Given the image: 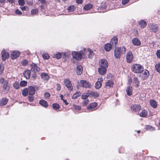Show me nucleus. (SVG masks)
Listing matches in <instances>:
<instances>
[{
  "instance_id": "1",
  "label": "nucleus",
  "mask_w": 160,
  "mask_h": 160,
  "mask_svg": "<svg viewBox=\"0 0 160 160\" xmlns=\"http://www.w3.org/2000/svg\"><path fill=\"white\" fill-rule=\"evenodd\" d=\"M126 51V49L124 47L116 48L114 49V56L116 58L119 59L122 55L125 53Z\"/></svg>"
},
{
  "instance_id": "2",
  "label": "nucleus",
  "mask_w": 160,
  "mask_h": 160,
  "mask_svg": "<svg viewBox=\"0 0 160 160\" xmlns=\"http://www.w3.org/2000/svg\"><path fill=\"white\" fill-rule=\"evenodd\" d=\"M72 57L78 61L80 60L82 58H84V52L83 49L81 51H72Z\"/></svg>"
},
{
  "instance_id": "3",
  "label": "nucleus",
  "mask_w": 160,
  "mask_h": 160,
  "mask_svg": "<svg viewBox=\"0 0 160 160\" xmlns=\"http://www.w3.org/2000/svg\"><path fill=\"white\" fill-rule=\"evenodd\" d=\"M132 70L135 73H141L143 70V68L142 66L139 64H134L132 66Z\"/></svg>"
},
{
  "instance_id": "4",
  "label": "nucleus",
  "mask_w": 160,
  "mask_h": 160,
  "mask_svg": "<svg viewBox=\"0 0 160 160\" xmlns=\"http://www.w3.org/2000/svg\"><path fill=\"white\" fill-rule=\"evenodd\" d=\"M0 83L2 84V87L3 90L6 91L7 92H8L9 89V87L8 85V81L4 80L3 78H0Z\"/></svg>"
},
{
  "instance_id": "5",
  "label": "nucleus",
  "mask_w": 160,
  "mask_h": 160,
  "mask_svg": "<svg viewBox=\"0 0 160 160\" xmlns=\"http://www.w3.org/2000/svg\"><path fill=\"white\" fill-rule=\"evenodd\" d=\"M78 85L86 88H90L91 87V84L85 80H79L78 82Z\"/></svg>"
},
{
  "instance_id": "6",
  "label": "nucleus",
  "mask_w": 160,
  "mask_h": 160,
  "mask_svg": "<svg viewBox=\"0 0 160 160\" xmlns=\"http://www.w3.org/2000/svg\"><path fill=\"white\" fill-rule=\"evenodd\" d=\"M83 51L85 54V58L86 55H88L89 58H92L94 55L93 51L90 48H84L83 49Z\"/></svg>"
},
{
  "instance_id": "7",
  "label": "nucleus",
  "mask_w": 160,
  "mask_h": 160,
  "mask_svg": "<svg viewBox=\"0 0 160 160\" xmlns=\"http://www.w3.org/2000/svg\"><path fill=\"white\" fill-rule=\"evenodd\" d=\"M64 83L66 86L68 88V89L70 90H72L73 87L71 82L68 78L65 79L64 81Z\"/></svg>"
},
{
  "instance_id": "8",
  "label": "nucleus",
  "mask_w": 160,
  "mask_h": 160,
  "mask_svg": "<svg viewBox=\"0 0 160 160\" xmlns=\"http://www.w3.org/2000/svg\"><path fill=\"white\" fill-rule=\"evenodd\" d=\"M99 65L100 67L107 68L108 64L107 61L104 59H101L99 62Z\"/></svg>"
},
{
  "instance_id": "9",
  "label": "nucleus",
  "mask_w": 160,
  "mask_h": 160,
  "mask_svg": "<svg viewBox=\"0 0 160 160\" xmlns=\"http://www.w3.org/2000/svg\"><path fill=\"white\" fill-rule=\"evenodd\" d=\"M133 58V55L131 51H129L127 53L126 59L127 62L128 63H131Z\"/></svg>"
},
{
  "instance_id": "10",
  "label": "nucleus",
  "mask_w": 160,
  "mask_h": 160,
  "mask_svg": "<svg viewBox=\"0 0 160 160\" xmlns=\"http://www.w3.org/2000/svg\"><path fill=\"white\" fill-rule=\"evenodd\" d=\"M131 109L134 112H137L139 111L141 108V106L139 104H135L131 107Z\"/></svg>"
},
{
  "instance_id": "11",
  "label": "nucleus",
  "mask_w": 160,
  "mask_h": 160,
  "mask_svg": "<svg viewBox=\"0 0 160 160\" xmlns=\"http://www.w3.org/2000/svg\"><path fill=\"white\" fill-rule=\"evenodd\" d=\"M98 104L97 103L93 102L90 104L87 108L90 111H92L96 109V108Z\"/></svg>"
},
{
  "instance_id": "12",
  "label": "nucleus",
  "mask_w": 160,
  "mask_h": 160,
  "mask_svg": "<svg viewBox=\"0 0 160 160\" xmlns=\"http://www.w3.org/2000/svg\"><path fill=\"white\" fill-rule=\"evenodd\" d=\"M31 70L34 72H39L40 70V68L35 63L31 64Z\"/></svg>"
},
{
  "instance_id": "13",
  "label": "nucleus",
  "mask_w": 160,
  "mask_h": 160,
  "mask_svg": "<svg viewBox=\"0 0 160 160\" xmlns=\"http://www.w3.org/2000/svg\"><path fill=\"white\" fill-rule=\"evenodd\" d=\"M20 54V52L18 51H13L11 54V57L12 59H15L18 57Z\"/></svg>"
},
{
  "instance_id": "14",
  "label": "nucleus",
  "mask_w": 160,
  "mask_h": 160,
  "mask_svg": "<svg viewBox=\"0 0 160 160\" xmlns=\"http://www.w3.org/2000/svg\"><path fill=\"white\" fill-rule=\"evenodd\" d=\"M2 59L3 61H5L9 57L8 53L6 52L4 49H3L2 51Z\"/></svg>"
},
{
  "instance_id": "15",
  "label": "nucleus",
  "mask_w": 160,
  "mask_h": 160,
  "mask_svg": "<svg viewBox=\"0 0 160 160\" xmlns=\"http://www.w3.org/2000/svg\"><path fill=\"white\" fill-rule=\"evenodd\" d=\"M150 29L154 32H156L158 30V26L157 24H150L149 26Z\"/></svg>"
},
{
  "instance_id": "16",
  "label": "nucleus",
  "mask_w": 160,
  "mask_h": 160,
  "mask_svg": "<svg viewBox=\"0 0 160 160\" xmlns=\"http://www.w3.org/2000/svg\"><path fill=\"white\" fill-rule=\"evenodd\" d=\"M133 44L135 46H138L141 45V42L137 38H134L132 39Z\"/></svg>"
},
{
  "instance_id": "17",
  "label": "nucleus",
  "mask_w": 160,
  "mask_h": 160,
  "mask_svg": "<svg viewBox=\"0 0 160 160\" xmlns=\"http://www.w3.org/2000/svg\"><path fill=\"white\" fill-rule=\"evenodd\" d=\"M107 68L100 67L98 69V72L101 75H104L106 73Z\"/></svg>"
},
{
  "instance_id": "18",
  "label": "nucleus",
  "mask_w": 160,
  "mask_h": 160,
  "mask_svg": "<svg viewBox=\"0 0 160 160\" xmlns=\"http://www.w3.org/2000/svg\"><path fill=\"white\" fill-rule=\"evenodd\" d=\"M28 93L29 95H33L35 93V89L34 87L30 86L28 88Z\"/></svg>"
},
{
  "instance_id": "19",
  "label": "nucleus",
  "mask_w": 160,
  "mask_h": 160,
  "mask_svg": "<svg viewBox=\"0 0 160 160\" xmlns=\"http://www.w3.org/2000/svg\"><path fill=\"white\" fill-rule=\"evenodd\" d=\"M23 74L24 77L27 79H29L31 75V71L30 70H28L25 71L23 73Z\"/></svg>"
},
{
  "instance_id": "20",
  "label": "nucleus",
  "mask_w": 160,
  "mask_h": 160,
  "mask_svg": "<svg viewBox=\"0 0 160 160\" xmlns=\"http://www.w3.org/2000/svg\"><path fill=\"white\" fill-rule=\"evenodd\" d=\"M126 92L128 96H130L131 95L132 93V87L131 86L127 87L126 89Z\"/></svg>"
},
{
  "instance_id": "21",
  "label": "nucleus",
  "mask_w": 160,
  "mask_h": 160,
  "mask_svg": "<svg viewBox=\"0 0 160 160\" xmlns=\"http://www.w3.org/2000/svg\"><path fill=\"white\" fill-rule=\"evenodd\" d=\"M133 84L136 87H138L139 86L140 82L138 80V78L136 77H134L132 81Z\"/></svg>"
},
{
  "instance_id": "22",
  "label": "nucleus",
  "mask_w": 160,
  "mask_h": 160,
  "mask_svg": "<svg viewBox=\"0 0 160 160\" xmlns=\"http://www.w3.org/2000/svg\"><path fill=\"white\" fill-rule=\"evenodd\" d=\"M82 66L78 65L77 67L76 73L78 75H81L82 71Z\"/></svg>"
},
{
  "instance_id": "23",
  "label": "nucleus",
  "mask_w": 160,
  "mask_h": 160,
  "mask_svg": "<svg viewBox=\"0 0 160 160\" xmlns=\"http://www.w3.org/2000/svg\"><path fill=\"white\" fill-rule=\"evenodd\" d=\"M150 105L154 108L157 107V102L154 100H151L150 101Z\"/></svg>"
},
{
  "instance_id": "24",
  "label": "nucleus",
  "mask_w": 160,
  "mask_h": 160,
  "mask_svg": "<svg viewBox=\"0 0 160 160\" xmlns=\"http://www.w3.org/2000/svg\"><path fill=\"white\" fill-rule=\"evenodd\" d=\"M148 113V112L147 110L143 109L139 113V115L142 117H145L147 115Z\"/></svg>"
},
{
  "instance_id": "25",
  "label": "nucleus",
  "mask_w": 160,
  "mask_h": 160,
  "mask_svg": "<svg viewBox=\"0 0 160 160\" xmlns=\"http://www.w3.org/2000/svg\"><path fill=\"white\" fill-rule=\"evenodd\" d=\"M39 104L43 106L45 108H47L48 106V104L47 102L44 100H41L39 101Z\"/></svg>"
},
{
  "instance_id": "26",
  "label": "nucleus",
  "mask_w": 160,
  "mask_h": 160,
  "mask_svg": "<svg viewBox=\"0 0 160 160\" xmlns=\"http://www.w3.org/2000/svg\"><path fill=\"white\" fill-rule=\"evenodd\" d=\"M114 84V82L111 80H108L105 84L106 87H112Z\"/></svg>"
},
{
  "instance_id": "27",
  "label": "nucleus",
  "mask_w": 160,
  "mask_h": 160,
  "mask_svg": "<svg viewBox=\"0 0 160 160\" xmlns=\"http://www.w3.org/2000/svg\"><path fill=\"white\" fill-rule=\"evenodd\" d=\"M118 41V39L117 37H114L112 38L110 42V43L116 46L117 45Z\"/></svg>"
},
{
  "instance_id": "28",
  "label": "nucleus",
  "mask_w": 160,
  "mask_h": 160,
  "mask_svg": "<svg viewBox=\"0 0 160 160\" xmlns=\"http://www.w3.org/2000/svg\"><path fill=\"white\" fill-rule=\"evenodd\" d=\"M112 44L111 43H107L105 44L104 47V49L107 51H109L111 49L112 47Z\"/></svg>"
},
{
  "instance_id": "29",
  "label": "nucleus",
  "mask_w": 160,
  "mask_h": 160,
  "mask_svg": "<svg viewBox=\"0 0 160 160\" xmlns=\"http://www.w3.org/2000/svg\"><path fill=\"white\" fill-rule=\"evenodd\" d=\"M139 24L142 28H144L146 26L147 23L144 20H141L140 21Z\"/></svg>"
},
{
  "instance_id": "30",
  "label": "nucleus",
  "mask_w": 160,
  "mask_h": 160,
  "mask_svg": "<svg viewBox=\"0 0 160 160\" xmlns=\"http://www.w3.org/2000/svg\"><path fill=\"white\" fill-rule=\"evenodd\" d=\"M8 99L6 98H3L0 101V104L1 106H4L7 104Z\"/></svg>"
},
{
  "instance_id": "31",
  "label": "nucleus",
  "mask_w": 160,
  "mask_h": 160,
  "mask_svg": "<svg viewBox=\"0 0 160 160\" xmlns=\"http://www.w3.org/2000/svg\"><path fill=\"white\" fill-rule=\"evenodd\" d=\"M41 77L42 79L46 80H48L49 78L48 75L45 73H42L41 75Z\"/></svg>"
},
{
  "instance_id": "32",
  "label": "nucleus",
  "mask_w": 160,
  "mask_h": 160,
  "mask_svg": "<svg viewBox=\"0 0 160 160\" xmlns=\"http://www.w3.org/2000/svg\"><path fill=\"white\" fill-rule=\"evenodd\" d=\"M61 53L60 52H57L56 54H54L52 57L53 58H56L58 59H60L61 58Z\"/></svg>"
},
{
  "instance_id": "33",
  "label": "nucleus",
  "mask_w": 160,
  "mask_h": 160,
  "mask_svg": "<svg viewBox=\"0 0 160 160\" xmlns=\"http://www.w3.org/2000/svg\"><path fill=\"white\" fill-rule=\"evenodd\" d=\"M90 96L94 97H98L99 96V94L97 92H91L89 93Z\"/></svg>"
},
{
  "instance_id": "34",
  "label": "nucleus",
  "mask_w": 160,
  "mask_h": 160,
  "mask_svg": "<svg viewBox=\"0 0 160 160\" xmlns=\"http://www.w3.org/2000/svg\"><path fill=\"white\" fill-rule=\"evenodd\" d=\"M92 7V5L91 4H88L85 5L83 7V8L86 10H90Z\"/></svg>"
},
{
  "instance_id": "35",
  "label": "nucleus",
  "mask_w": 160,
  "mask_h": 160,
  "mask_svg": "<svg viewBox=\"0 0 160 160\" xmlns=\"http://www.w3.org/2000/svg\"><path fill=\"white\" fill-rule=\"evenodd\" d=\"M145 128L150 131H153L155 130V129L154 127H152L150 125H146L145 126Z\"/></svg>"
},
{
  "instance_id": "36",
  "label": "nucleus",
  "mask_w": 160,
  "mask_h": 160,
  "mask_svg": "<svg viewBox=\"0 0 160 160\" xmlns=\"http://www.w3.org/2000/svg\"><path fill=\"white\" fill-rule=\"evenodd\" d=\"M38 10L37 9H33L31 11V14L33 16L35 15L38 13Z\"/></svg>"
},
{
  "instance_id": "37",
  "label": "nucleus",
  "mask_w": 160,
  "mask_h": 160,
  "mask_svg": "<svg viewBox=\"0 0 160 160\" xmlns=\"http://www.w3.org/2000/svg\"><path fill=\"white\" fill-rule=\"evenodd\" d=\"M102 85V83L101 82H97L95 85V87L97 89H98L100 88L101 87Z\"/></svg>"
},
{
  "instance_id": "38",
  "label": "nucleus",
  "mask_w": 160,
  "mask_h": 160,
  "mask_svg": "<svg viewBox=\"0 0 160 160\" xmlns=\"http://www.w3.org/2000/svg\"><path fill=\"white\" fill-rule=\"evenodd\" d=\"M22 95L24 96H26L27 95L28 93V88H26L24 89L22 92Z\"/></svg>"
},
{
  "instance_id": "39",
  "label": "nucleus",
  "mask_w": 160,
  "mask_h": 160,
  "mask_svg": "<svg viewBox=\"0 0 160 160\" xmlns=\"http://www.w3.org/2000/svg\"><path fill=\"white\" fill-rule=\"evenodd\" d=\"M52 106L53 109L54 110H56L59 109L60 107L59 104L57 103L53 104L52 105Z\"/></svg>"
},
{
  "instance_id": "40",
  "label": "nucleus",
  "mask_w": 160,
  "mask_h": 160,
  "mask_svg": "<svg viewBox=\"0 0 160 160\" xmlns=\"http://www.w3.org/2000/svg\"><path fill=\"white\" fill-rule=\"evenodd\" d=\"M81 95V93L79 92H77L74 94L72 97L73 99H76L79 96Z\"/></svg>"
},
{
  "instance_id": "41",
  "label": "nucleus",
  "mask_w": 160,
  "mask_h": 160,
  "mask_svg": "<svg viewBox=\"0 0 160 160\" xmlns=\"http://www.w3.org/2000/svg\"><path fill=\"white\" fill-rule=\"evenodd\" d=\"M89 96H90L89 93H84L82 95V98L84 100L87 99L86 98H87Z\"/></svg>"
},
{
  "instance_id": "42",
  "label": "nucleus",
  "mask_w": 160,
  "mask_h": 160,
  "mask_svg": "<svg viewBox=\"0 0 160 160\" xmlns=\"http://www.w3.org/2000/svg\"><path fill=\"white\" fill-rule=\"evenodd\" d=\"M27 82L25 81H21L20 82V85L22 87H24L27 85Z\"/></svg>"
},
{
  "instance_id": "43",
  "label": "nucleus",
  "mask_w": 160,
  "mask_h": 160,
  "mask_svg": "<svg viewBox=\"0 0 160 160\" xmlns=\"http://www.w3.org/2000/svg\"><path fill=\"white\" fill-rule=\"evenodd\" d=\"M155 67L157 71L160 73V63L156 64Z\"/></svg>"
},
{
  "instance_id": "44",
  "label": "nucleus",
  "mask_w": 160,
  "mask_h": 160,
  "mask_svg": "<svg viewBox=\"0 0 160 160\" xmlns=\"http://www.w3.org/2000/svg\"><path fill=\"white\" fill-rule=\"evenodd\" d=\"M42 57L44 59H48L49 58V56L48 53L42 54Z\"/></svg>"
},
{
  "instance_id": "45",
  "label": "nucleus",
  "mask_w": 160,
  "mask_h": 160,
  "mask_svg": "<svg viewBox=\"0 0 160 160\" xmlns=\"http://www.w3.org/2000/svg\"><path fill=\"white\" fill-rule=\"evenodd\" d=\"M89 102V100L88 99L83 100L82 104L84 106H86Z\"/></svg>"
},
{
  "instance_id": "46",
  "label": "nucleus",
  "mask_w": 160,
  "mask_h": 160,
  "mask_svg": "<svg viewBox=\"0 0 160 160\" xmlns=\"http://www.w3.org/2000/svg\"><path fill=\"white\" fill-rule=\"evenodd\" d=\"M33 95H29L28 96L29 101L30 102H32L34 100V97Z\"/></svg>"
},
{
  "instance_id": "47",
  "label": "nucleus",
  "mask_w": 160,
  "mask_h": 160,
  "mask_svg": "<svg viewBox=\"0 0 160 160\" xmlns=\"http://www.w3.org/2000/svg\"><path fill=\"white\" fill-rule=\"evenodd\" d=\"M73 108L74 109L78 110H80L81 109V108L80 106L75 105H73Z\"/></svg>"
},
{
  "instance_id": "48",
  "label": "nucleus",
  "mask_w": 160,
  "mask_h": 160,
  "mask_svg": "<svg viewBox=\"0 0 160 160\" xmlns=\"http://www.w3.org/2000/svg\"><path fill=\"white\" fill-rule=\"evenodd\" d=\"M18 2L19 5L23 6L25 4V1L24 0H18Z\"/></svg>"
},
{
  "instance_id": "49",
  "label": "nucleus",
  "mask_w": 160,
  "mask_h": 160,
  "mask_svg": "<svg viewBox=\"0 0 160 160\" xmlns=\"http://www.w3.org/2000/svg\"><path fill=\"white\" fill-rule=\"evenodd\" d=\"M13 86L14 87L17 89H18L20 87L19 84L17 82L14 83Z\"/></svg>"
},
{
  "instance_id": "50",
  "label": "nucleus",
  "mask_w": 160,
  "mask_h": 160,
  "mask_svg": "<svg viewBox=\"0 0 160 160\" xmlns=\"http://www.w3.org/2000/svg\"><path fill=\"white\" fill-rule=\"evenodd\" d=\"M143 74L144 75V77L145 78H147L148 76L149 73L148 71L146 70L143 73Z\"/></svg>"
},
{
  "instance_id": "51",
  "label": "nucleus",
  "mask_w": 160,
  "mask_h": 160,
  "mask_svg": "<svg viewBox=\"0 0 160 160\" xmlns=\"http://www.w3.org/2000/svg\"><path fill=\"white\" fill-rule=\"evenodd\" d=\"M68 10L69 12H72L74 10L73 6H70L68 7Z\"/></svg>"
},
{
  "instance_id": "52",
  "label": "nucleus",
  "mask_w": 160,
  "mask_h": 160,
  "mask_svg": "<svg viewBox=\"0 0 160 160\" xmlns=\"http://www.w3.org/2000/svg\"><path fill=\"white\" fill-rule=\"evenodd\" d=\"M28 63V62L26 60H24L22 61V63L23 65H26Z\"/></svg>"
},
{
  "instance_id": "53",
  "label": "nucleus",
  "mask_w": 160,
  "mask_h": 160,
  "mask_svg": "<svg viewBox=\"0 0 160 160\" xmlns=\"http://www.w3.org/2000/svg\"><path fill=\"white\" fill-rule=\"evenodd\" d=\"M156 54L158 58L160 59V50H158L157 51Z\"/></svg>"
},
{
  "instance_id": "54",
  "label": "nucleus",
  "mask_w": 160,
  "mask_h": 160,
  "mask_svg": "<svg viewBox=\"0 0 160 160\" xmlns=\"http://www.w3.org/2000/svg\"><path fill=\"white\" fill-rule=\"evenodd\" d=\"M44 96L45 98H48L50 97V94L48 92H45L44 93Z\"/></svg>"
},
{
  "instance_id": "55",
  "label": "nucleus",
  "mask_w": 160,
  "mask_h": 160,
  "mask_svg": "<svg viewBox=\"0 0 160 160\" xmlns=\"http://www.w3.org/2000/svg\"><path fill=\"white\" fill-rule=\"evenodd\" d=\"M62 53L66 57H69V55H70V52H68V53L66 52H64V53Z\"/></svg>"
},
{
  "instance_id": "56",
  "label": "nucleus",
  "mask_w": 160,
  "mask_h": 160,
  "mask_svg": "<svg viewBox=\"0 0 160 160\" xmlns=\"http://www.w3.org/2000/svg\"><path fill=\"white\" fill-rule=\"evenodd\" d=\"M57 90L58 91H59L61 90V86L59 84H57Z\"/></svg>"
},
{
  "instance_id": "57",
  "label": "nucleus",
  "mask_w": 160,
  "mask_h": 160,
  "mask_svg": "<svg viewBox=\"0 0 160 160\" xmlns=\"http://www.w3.org/2000/svg\"><path fill=\"white\" fill-rule=\"evenodd\" d=\"M129 0H122V3L123 5H125L127 4Z\"/></svg>"
},
{
  "instance_id": "58",
  "label": "nucleus",
  "mask_w": 160,
  "mask_h": 160,
  "mask_svg": "<svg viewBox=\"0 0 160 160\" xmlns=\"http://www.w3.org/2000/svg\"><path fill=\"white\" fill-rule=\"evenodd\" d=\"M15 13L18 15L21 14L22 13V12L18 9H17L15 11Z\"/></svg>"
},
{
  "instance_id": "59",
  "label": "nucleus",
  "mask_w": 160,
  "mask_h": 160,
  "mask_svg": "<svg viewBox=\"0 0 160 160\" xmlns=\"http://www.w3.org/2000/svg\"><path fill=\"white\" fill-rule=\"evenodd\" d=\"M22 10H26L28 8V7L26 6H24L20 8Z\"/></svg>"
},
{
  "instance_id": "60",
  "label": "nucleus",
  "mask_w": 160,
  "mask_h": 160,
  "mask_svg": "<svg viewBox=\"0 0 160 160\" xmlns=\"http://www.w3.org/2000/svg\"><path fill=\"white\" fill-rule=\"evenodd\" d=\"M103 80V79L102 78H98V81L97 82H102Z\"/></svg>"
},
{
  "instance_id": "61",
  "label": "nucleus",
  "mask_w": 160,
  "mask_h": 160,
  "mask_svg": "<svg viewBox=\"0 0 160 160\" xmlns=\"http://www.w3.org/2000/svg\"><path fill=\"white\" fill-rule=\"evenodd\" d=\"M76 2L77 3L80 4L82 2V0H76Z\"/></svg>"
},
{
  "instance_id": "62",
  "label": "nucleus",
  "mask_w": 160,
  "mask_h": 160,
  "mask_svg": "<svg viewBox=\"0 0 160 160\" xmlns=\"http://www.w3.org/2000/svg\"><path fill=\"white\" fill-rule=\"evenodd\" d=\"M124 151V149L122 148H120V153H123L122 152Z\"/></svg>"
},
{
  "instance_id": "63",
  "label": "nucleus",
  "mask_w": 160,
  "mask_h": 160,
  "mask_svg": "<svg viewBox=\"0 0 160 160\" xmlns=\"http://www.w3.org/2000/svg\"><path fill=\"white\" fill-rule=\"evenodd\" d=\"M15 0H8V2H11L12 3L14 2Z\"/></svg>"
},
{
  "instance_id": "64",
  "label": "nucleus",
  "mask_w": 160,
  "mask_h": 160,
  "mask_svg": "<svg viewBox=\"0 0 160 160\" xmlns=\"http://www.w3.org/2000/svg\"><path fill=\"white\" fill-rule=\"evenodd\" d=\"M63 102L66 105H67L68 104V102L66 100L63 99Z\"/></svg>"
}]
</instances>
